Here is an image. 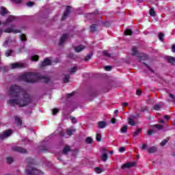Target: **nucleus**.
<instances>
[{
	"mask_svg": "<svg viewBox=\"0 0 175 175\" xmlns=\"http://www.w3.org/2000/svg\"><path fill=\"white\" fill-rule=\"evenodd\" d=\"M101 159L103 162H106V161H107V154L104 153L101 157Z\"/></svg>",
	"mask_w": 175,
	"mask_h": 175,
	"instance_id": "obj_30",
	"label": "nucleus"
},
{
	"mask_svg": "<svg viewBox=\"0 0 175 175\" xmlns=\"http://www.w3.org/2000/svg\"><path fill=\"white\" fill-rule=\"evenodd\" d=\"M103 55H105V57H111V55L110 53H109V51H104L103 52Z\"/></svg>",
	"mask_w": 175,
	"mask_h": 175,
	"instance_id": "obj_34",
	"label": "nucleus"
},
{
	"mask_svg": "<svg viewBox=\"0 0 175 175\" xmlns=\"http://www.w3.org/2000/svg\"><path fill=\"white\" fill-rule=\"evenodd\" d=\"M0 14L1 16H5V14H8V10L5 7L1 6L0 8Z\"/></svg>",
	"mask_w": 175,
	"mask_h": 175,
	"instance_id": "obj_17",
	"label": "nucleus"
},
{
	"mask_svg": "<svg viewBox=\"0 0 175 175\" xmlns=\"http://www.w3.org/2000/svg\"><path fill=\"white\" fill-rule=\"evenodd\" d=\"M155 151H157V148L154 147V146H151L148 150V152L150 154H152V152H155Z\"/></svg>",
	"mask_w": 175,
	"mask_h": 175,
	"instance_id": "obj_23",
	"label": "nucleus"
},
{
	"mask_svg": "<svg viewBox=\"0 0 175 175\" xmlns=\"http://www.w3.org/2000/svg\"><path fill=\"white\" fill-rule=\"evenodd\" d=\"M141 148L142 150H146V148H147V144H144Z\"/></svg>",
	"mask_w": 175,
	"mask_h": 175,
	"instance_id": "obj_57",
	"label": "nucleus"
},
{
	"mask_svg": "<svg viewBox=\"0 0 175 175\" xmlns=\"http://www.w3.org/2000/svg\"><path fill=\"white\" fill-rule=\"evenodd\" d=\"M58 113V109H53V111H52V114L53 115V116H55V114H57Z\"/></svg>",
	"mask_w": 175,
	"mask_h": 175,
	"instance_id": "obj_50",
	"label": "nucleus"
},
{
	"mask_svg": "<svg viewBox=\"0 0 175 175\" xmlns=\"http://www.w3.org/2000/svg\"><path fill=\"white\" fill-rule=\"evenodd\" d=\"M164 120H165L166 122L169 121V120H170V118H169V116L165 115L164 116ZM165 120H163V119H159V122L161 123V124H165V122H166Z\"/></svg>",
	"mask_w": 175,
	"mask_h": 175,
	"instance_id": "obj_21",
	"label": "nucleus"
},
{
	"mask_svg": "<svg viewBox=\"0 0 175 175\" xmlns=\"http://www.w3.org/2000/svg\"><path fill=\"white\" fill-rule=\"evenodd\" d=\"M96 139L97 142H100L102 140V135L99 133H97Z\"/></svg>",
	"mask_w": 175,
	"mask_h": 175,
	"instance_id": "obj_33",
	"label": "nucleus"
},
{
	"mask_svg": "<svg viewBox=\"0 0 175 175\" xmlns=\"http://www.w3.org/2000/svg\"><path fill=\"white\" fill-rule=\"evenodd\" d=\"M12 69H21V68H24V66L22 64L19 63H14L11 64Z\"/></svg>",
	"mask_w": 175,
	"mask_h": 175,
	"instance_id": "obj_11",
	"label": "nucleus"
},
{
	"mask_svg": "<svg viewBox=\"0 0 175 175\" xmlns=\"http://www.w3.org/2000/svg\"><path fill=\"white\" fill-rule=\"evenodd\" d=\"M161 109V105L157 104L154 105V110H159Z\"/></svg>",
	"mask_w": 175,
	"mask_h": 175,
	"instance_id": "obj_49",
	"label": "nucleus"
},
{
	"mask_svg": "<svg viewBox=\"0 0 175 175\" xmlns=\"http://www.w3.org/2000/svg\"><path fill=\"white\" fill-rule=\"evenodd\" d=\"M68 38V34H63L62 36L60 38L59 45L62 46L64 43H65V40H66Z\"/></svg>",
	"mask_w": 175,
	"mask_h": 175,
	"instance_id": "obj_12",
	"label": "nucleus"
},
{
	"mask_svg": "<svg viewBox=\"0 0 175 175\" xmlns=\"http://www.w3.org/2000/svg\"><path fill=\"white\" fill-rule=\"evenodd\" d=\"M135 163L133 162V163H126L125 164H124L123 165H122V169H129V167H133V166H135Z\"/></svg>",
	"mask_w": 175,
	"mask_h": 175,
	"instance_id": "obj_13",
	"label": "nucleus"
},
{
	"mask_svg": "<svg viewBox=\"0 0 175 175\" xmlns=\"http://www.w3.org/2000/svg\"><path fill=\"white\" fill-rule=\"evenodd\" d=\"M105 70H107V72H110V70H111V66H107L105 67Z\"/></svg>",
	"mask_w": 175,
	"mask_h": 175,
	"instance_id": "obj_48",
	"label": "nucleus"
},
{
	"mask_svg": "<svg viewBox=\"0 0 175 175\" xmlns=\"http://www.w3.org/2000/svg\"><path fill=\"white\" fill-rule=\"evenodd\" d=\"M167 142H169V138H167V139L163 140L161 143V147H163V146H165L166 144V143H167Z\"/></svg>",
	"mask_w": 175,
	"mask_h": 175,
	"instance_id": "obj_36",
	"label": "nucleus"
},
{
	"mask_svg": "<svg viewBox=\"0 0 175 175\" xmlns=\"http://www.w3.org/2000/svg\"><path fill=\"white\" fill-rule=\"evenodd\" d=\"M124 35H126V36H131V35H132V30L129 29H126L124 31Z\"/></svg>",
	"mask_w": 175,
	"mask_h": 175,
	"instance_id": "obj_25",
	"label": "nucleus"
},
{
	"mask_svg": "<svg viewBox=\"0 0 175 175\" xmlns=\"http://www.w3.org/2000/svg\"><path fill=\"white\" fill-rule=\"evenodd\" d=\"M107 126V122L105 121H100L98 123V128L100 129H104V128H106Z\"/></svg>",
	"mask_w": 175,
	"mask_h": 175,
	"instance_id": "obj_14",
	"label": "nucleus"
},
{
	"mask_svg": "<svg viewBox=\"0 0 175 175\" xmlns=\"http://www.w3.org/2000/svg\"><path fill=\"white\" fill-rule=\"evenodd\" d=\"M142 132V129H137L135 133H133V137H136V136H137V135H139V133H140Z\"/></svg>",
	"mask_w": 175,
	"mask_h": 175,
	"instance_id": "obj_31",
	"label": "nucleus"
},
{
	"mask_svg": "<svg viewBox=\"0 0 175 175\" xmlns=\"http://www.w3.org/2000/svg\"><path fill=\"white\" fill-rule=\"evenodd\" d=\"M15 122L18 126L23 125V120H21V118L18 116H15Z\"/></svg>",
	"mask_w": 175,
	"mask_h": 175,
	"instance_id": "obj_18",
	"label": "nucleus"
},
{
	"mask_svg": "<svg viewBox=\"0 0 175 175\" xmlns=\"http://www.w3.org/2000/svg\"><path fill=\"white\" fill-rule=\"evenodd\" d=\"M14 27H16L14 25H12L11 27L4 29V32L6 33H21V30L14 29Z\"/></svg>",
	"mask_w": 175,
	"mask_h": 175,
	"instance_id": "obj_5",
	"label": "nucleus"
},
{
	"mask_svg": "<svg viewBox=\"0 0 175 175\" xmlns=\"http://www.w3.org/2000/svg\"><path fill=\"white\" fill-rule=\"evenodd\" d=\"M127 131H128V126L126 125L124 126L120 129V132H122V133H126Z\"/></svg>",
	"mask_w": 175,
	"mask_h": 175,
	"instance_id": "obj_24",
	"label": "nucleus"
},
{
	"mask_svg": "<svg viewBox=\"0 0 175 175\" xmlns=\"http://www.w3.org/2000/svg\"><path fill=\"white\" fill-rule=\"evenodd\" d=\"M70 151V148L68 146H66L63 149V154H68Z\"/></svg>",
	"mask_w": 175,
	"mask_h": 175,
	"instance_id": "obj_22",
	"label": "nucleus"
},
{
	"mask_svg": "<svg viewBox=\"0 0 175 175\" xmlns=\"http://www.w3.org/2000/svg\"><path fill=\"white\" fill-rule=\"evenodd\" d=\"M124 151H125V148L124 147H120L119 148V152H124Z\"/></svg>",
	"mask_w": 175,
	"mask_h": 175,
	"instance_id": "obj_52",
	"label": "nucleus"
},
{
	"mask_svg": "<svg viewBox=\"0 0 175 175\" xmlns=\"http://www.w3.org/2000/svg\"><path fill=\"white\" fill-rule=\"evenodd\" d=\"M114 114H116V116H117V114H118V110H116V111H114Z\"/></svg>",
	"mask_w": 175,
	"mask_h": 175,
	"instance_id": "obj_63",
	"label": "nucleus"
},
{
	"mask_svg": "<svg viewBox=\"0 0 175 175\" xmlns=\"http://www.w3.org/2000/svg\"><path fill=\"white\" fill-rule=\"evenodd\" d=\"M135 121L136 117L135 116H131L129 118L128 122L129 125H131V126H135V125H136Z\"/></svg>",
	"mask_w": 175,
	"mask_h": 175,
	"instance_id": "obj_9",
	"label": "nucleus"
},
{
	"mask_svg": "<svg viewBox=\"0 0 175 175\" xmlns=\"http://www.w3.org/2000/svg\"><path fill=\"white\" fill-rule=\"evenodd\" d=\"M31 61H32L33 62H38V61H39V55H31Z\"/></svg>",
	"mask_w": 175,
	"mask_h": 175,
	"instance_id": "obj_20",
	"label": "nucleus"
},
{
	"mask_svg": "<svg viewBox=\"0 0 175 175\" xmlns=\"http://www.w3.org/2000/svg\"><path fill=\"white\" fill-rule=\"evenodd\" d=\"M69 79H70L69 75H65L64 78L63 79L64 83H69Z\"/></svg>",
	"mask_w": 175,
	"mask_h": 175,
	"instance_id": "obj_27",
	"label": "nucleus"
},
{
	"mask_svg": "<svg viewBox=\"0 0 175 175\" xmlns=\"http://www.w3.org/2000/svg\"><path fill=\"white\" fill-rule=\"evenodd\" d=\"M20 39L21 40H22V42H27V36H25V34H21Z\"/></svg>",
	"mask_w": 175,
	"mask_h": 175,
	"instance_id": "obj_26",
	"label": "nucleus"
},
{
	"mask_svg": "<svg viewBox=\"0 0 175 175\" xmlns=\"http://www.w3.org/2000/svg\"><path fill=\"white\" fill-rule=\"evenodd\" d=\"M42 66H44V60L42 62Z\"/></svg>",
	"mask_w": 175,
	"mask_h": 175,
	"instance_id": "obj_64",
	"label": "nucleus"
},
{
	"mask_svg": "<svg viewBox=\"0 0 175 175\" xmlns=\"http://www.w3.org/2000/svg\"><path fill=\"white\" fill-rule=\"evenodd\" d=\"M137 95H138V96L142 95V91L137 90Z\"/></svg>",
	"mask_w": 175,
	"mask_h": 175,
	"instance_id": "obj_59",
	"label": "nucleus"
},
{
	"mask_svg": "<svg viewBox=\"0 0 175 175\" xmlns=\"http://www.w3.org/2000/svg\"><path fill=\"white\" fill-rule=\"evenodd\" d=\"M59 135L60 136H62L63 137H68V135H65L64 133V131H60V132L59 133Z\"/></svg>",
	"mask_w": 175,
	"mask_h": 175,
	"instance_id": "obj_47",
	"label": "nucleus"
},
{
	"mask_svg": "<svg viewBox=\"0 0 175 175\" xmlns=\"http://www.w3.org/2000/svg\"><path fill=\"white\" fill-rule=\"evenodd\" d=\"M86 143L88 144H91L92 143V138H91V137H88L86 138Z\"/></svg>",
	"mask_w": 175,
	"mask_h": 175,
	"instance_id": "obj_39",
	"label": "nucleus"
},
{
	"mask_svg": "<svg viewBox=\"0 0 175 175\" xmlns=\"http://www.w3.org/2000/svg\"><path fill=\"white\" fill-rule=\"evenodd\" d=\"M13 53V51L12 50H8L5 52V56L6 57H10V55H12V53Z\"/></svg>",
	"mask_w": 175,
	"mask_h": 175,
	"instance_id": "obj_41",
	"label": "nucleus"
},
{
	"mask_svg": "<svg viewBox=\"0 0 175 175\" xmlns=\"http://www.w3.org/2000/svg\"><path fill=\"white\" fill-rule=\"evenodd\" d=\"M10 94L12 96L18 98L16 99H10L8 100V105H10V106L17 105L20 107H25V106H28V105L32 103V96L17 85H11L10 88ZM21 96V97L18 98V96Z\"/></svg>",
	"mask_w": 175,
	"mask_h": 175,
	"instance_id": "obj_1",
	"label": "nucleus"
},
{
	"mask_svg": "<svg viewBox=\"0 0 175 175\" xmlns=\"http://www.w3.org/2000/svg\"><path fill=\"white\" fill-rule=\"evenodd\" d=\"M70 120H71V122H72V124H76V122H77V120H76V118L75 117H70Z\"/></svg>",
	"mask_w": 175,
	"mask_h": 175,
	"instance_id": "obj_44",
	"label": "nucleus"
},
{
	"mask_svg": "<svg viewBox=\"0 0 175 175\" xmlns=\"http://www.w3.org/2000/svg\"><path fill=\"white\" fill-rule=\"evenodd\" d=\"M94 172H96V173H98V174H100V173H102V169L99 167H96L94 169Z\"/></svg>",
	"mask_w": 175,
	"mask_h": 175,
	"instance_id": "obj_42",
	"label": "nucleus"
},
{
	"mask_svg": "<svg viewBox=\"0 0 175 175\" xmlns=\"http://www.w3.org/2000/svg\"><path fill=\"white\" fill-rule=\"evenodd\" d=\"M150 16H152V17H154V16H155V11H154L153 8H151L150 10Z\"/></svg>",
	"mask_w": 175,
	"mask_h": 175,
	"instance_id": "obj_43",
	"label": "nucleus"
},
{
	"mask_svg": "<svg viewBox=\"0 0 175 175\" xmlns=\"http://www.w3.org/2000/svg\"><path fill=\"white\" fill-rule=\"evenodd\" d=\"M44 65H51V59L50 58H46L44 59Z\"/></svg>",
	"mask_w": 175,
	"mask_h": 175,
	"instance_id": "obj_28",
	"label": "nucleus"
},
{
	"mask_svg": "<svg viewBox=\"0 0 175 175\" xmlns=\"http://www.w3.org/2000/svg\"><path fill=\"white\" fill-rule=\"evenodd\" d=\"M111 124H116V122H117V120H116V118H113L111 120Z\"/></svg>",
	"mask_w": 175,
	"mask_h": 175,
	"instance_id": "obj_55",
	"label": "nucleus"
},
{
	"mask_svg": "<svg viewBox=\"0 0 175 175\" xmlns=\"http://www.w3.org/2000/svg\"><path fill=\"white\" fill-rule=\"evenodd\" d=\"M153 126H154V128H156L157 129H162V125H161V124H155Z\"/></svg>",
	"mask_w": 175,
	"mask_h": 175,
	"instance_id": "obj_45",
	"label": "nucleus"
},
{
	"mask_svg": "<svg viewBox=\"0 0 175 175\" xmlns=\"http://www.w3.org/2000/svg\"><path fill=\"white\" fill-rule=\"evenodd\" d=\"M7 163H13V159L10 157L6 158Z\"/></svg>",
	"mask_w": 175,
	"mask_h": 175,
	"instance_id": "obj_38",
	"label": "nucleus"
},
{
	"mask_svg": "<svg viewBox=\"0 0 175 175\" xmlns=\"http://www.w3.org/2000/svg\"><path fill=\"white\" fill-rule=\"evenodd\" d=\"M69 13H70V6H67L62 18V21H64V20H66V18L69 16Z\"/></svg>",
	"mask_w": 175,
	"mask_h": 175,
	"instance_id": "obj_10",
	"label": "nucleus"
},
{
	"mask_svg": "<svg viewBox=\"0 0 175 175\" xmlns=\"http://www.w3.org/2000/svg\"><path fill=\"white\" fill-rule=\"evenodd\" d=\"M34 4L35 3H33V1H29L27 3V5L29 6V8H31V6Z\"/></svg>",
	"mask_w": 175,
	"mask_h": 175,
	"instance_id": "obj_46",
	"label": "nucleus"
},
{
	"mask_svg": "<svg viewBox=\"0 0 175 175\" xmlns=\"http://www.w3.org/2000/svg\"><path fill=\"white\" fill-rule=\"evenodd\" d=\"M25 162L27 166L25 169L27 175H43V172L33 166L36 165L35 159L28 157L26 159Z\"/></svg>",
	"mask_w": 175,
	"mask_h": 175,
	"instance_id": "obj_3",
	"label": "nucleus"
},
{
	"mask_svg": "<svg viewBox=\"0 0 175 175\" xmlns=\"http://www.w3.org/2000/svg\"><path fill=\"white\" fill-rule=\"evenodd\" d=\"M172 53H175V44L172 45Z\"/></svg>",
	"mask_w": 175,
	"mask_h": 175,
	"instance_id": "obj_60",
	"label": "nucleus"
},
{
	"mask_svg": "<svg viewBox=\"0 0 175 175\" xmlns=\"http://www.w3.org/2000/svg\"><path fill=\"white\" fill-rule=\"evenodd\" d=\"M12 151H16V152H21V154H26L27 149H24L21 147L14 146L12 148Z\"/></svg>",
	"mask_w": 175,
	"mask_h": 175,
	"instance_id": "obj_7",
	"label": "nucleus"
},
{
	"mask_svg": "<svg viewBox=\"0 0 175 175\" xmlns=\"http://www.w3.org/2000/svg\"><path fill=\"white\" fill-rule=\"evenodd\" d=\"M169 96H170V101L175 103L174 94H170Z\"/></svg>",
	"mask_w": 175,
	"mask_h": 175,
	"instance_id": "obj_32",
	"label": "nucleus"
},
{
	"mask_svg": "<svg viewBox=\"0 0 175 175\" xmlns=\"http://www.w3.org/2000/svg\"><path fill=\"white\" fill-rule=\"evenodd\" d=\"M50 81V78H47V77H44V83H49Z\"/></svg>",
	"mask_w": 175,
	"mask_h": 175,
	"instance_id": "obj_56",
	"label": "nucleus"
},
{
	"mask_svg": "<svg viewBox=\"0 0 175 175\" xmlns=\"http://www.w3.org/2000/svg\"><path fill=\"white\" fill-rule=\"evenodd\" d=\"M167 61L172 64V65H175V58L173 57L168 56L167 57Z\"/></svg>",
	"mask_w": 175,
	"mask_h": 175,
	"instance_id": "obj_19",
	"label": "nucleus"
},
{
	"mask_svg": "<svg viewBox=\"0 0 175 175\" xmlns=\"http://www.w3.org/2000/svg\"><path fill=\"white\" fill-rule=\"evenodd\" d=\"M144 65H145V66H146V68H148V69H149V70H150V72H153L152 69H151V68L150 67V66H148L147 64L144 63Z\"/></svg>",
	"mask_w": 175,
	"mask_h": 175,
	"instance_id": "obj_54",
	"label": "nucleus"
},
{
	"mask_svg": "<svg viewBox=\"0 0 175 175\" xmlns=\"http://www.w3.org/2000/svg\"><path fill=\"white\" fill-rule=\"evenodd\" d=\"M126 106H128V103H122V107H126Z\"/></svg>",
	"mask_w": 175,
	"mask_h": 175,
	"instance_id": "obj_61",
	"label": "nucleus"
},
{
	"mask_svg": "<svg viewBox=\"0 0 175 175\" xmlns=\"http://www.w3.org/2000/svg\"><path fill=\"white\" fill-rule=\"evenodd\" d=\"M75 95V92L67 94V98H72Z\"/></svg>",
	"mask_w": 175,
	"mask_h": 175,
	"instance_id": "obj_51",
	"label": "nucleus"
},
{
	"mask_svg": "<svg viewBox=\"0 0 175 175\" xmlns=\"http://www.w3.org/2000/svg\"><path fill=\"white\" fill-rule=\"evenodd\" d=\"M15 20H17V17L10 15L8 16L7 20L3 23V25H8L10 23H12V21H14Z\"/></svg>",
	"mask_w": 175,
	"mask_h": 175,
	"instance_id": "obj_8",
	"label": "nucleus"
},
{
	"mask_svg": "<svg viewBox=\"0 0 175 175\" xmlns=\"http://www.w3.org/2000/svg\"><path fill=\"white\" fill-rule=\"evenodd\" d=\"M84 49H85V46H82V45H79V46L75 47V50L76 53H80L81 51H83V50H84Z\"/></svg>",
	"mask_w": 175,
	"mask_h": 175,
	"instance_id": "obj_16",
	"label": "nucleus"
},
{
	"mask_svg": "<svg viewBox=\"0 0 175 175\" xmlns=\"http://www.w3.org/2000/svg\"><path fill=\"white\" fill-rule=\"evenodd\" d=\"M132 53L133 55H135L136 57H139V60L140 62H142V61H146V59H148V55L144 53H139V52L137 51V48H136L135 46L133 47Z\"/></svg>",
	"mask_w": 175,
	"mask_h": 175,
	"instance_id": "obj_4",
	"label": "nucleus"
},
{
	"mask_svg": "<svg viewBox=\"0 0 175 175\" xmlns=\"http://www.w3.org/2000/svg\"><path fill=\"white\" fill-rule=\"evenodd\" d=\"M152 133H154V130H148V135H152Z\"/></svg>",
	"mask_w": 175,
	"mask_h": 175,
	"instance_id": "obj_53",
	"label": "nucleus"
},
{
	"mask_svg": "<svg viewBox=\"0 0 175 175\" xmlns=\"http://www.w3.org/2000/svg\"><path fill=\"white\" fill-rule=\"evenodd\" d=\"M69 58H73V53H70L68 55Z\"/></svg>",
	"mask_w": 175,
	"mask_h": 175,
	"instance_id": "obj_62",
	"label": "nucleus"
},
{
	"mask_svg": "<svg viewBox=\"0 0 175 175\" xmlns=\"http://www.w3.org/2000/svg\"><path fill=\"white\" fill-rule=\"evenodd\" d=\"M163 38H165V35L162 33H160L159 34V39L161 40V42H163Z\"/></svg>",
	"mask_w": 175,
	"mask_h": 175,
	"instance_id": "obj_37",
	"label": "nucleus"
},
{
	"mask_svg": "<svg viewBox=\"0 0 175 175\" xmlns=\"http://www.w3.org/2000/svg\"><path fill=\"white\" fill-rule=\"evenodd\" d=\"M76 132V129H75L73 127L69 128L67 129V136H72L73 133Z\"/></svg>",
	"mask_w": 175,
	"mask_h": 175,
	"instance_id": "obj_15",
	"label": "nucleus"
},
{
	"mask_svg": "<svg viewBox=\"0 0 175 175\" xmlns=\"http://www.w3.org/2000/svg\"><path fill=\"white\" fill-rule=\"evenodd\" d=\"M42 79H44V75H42L40 72H27L19 76V80H23V81L30 83L31 84H33V83H36V80H40Z\"/></svg>",
	"mask_w": 175,
	"mask_h": 175,
	"instance_id": "obj_2",
	"label": "nucleus"
},
{
	"mask_svg": "<svg viewBox=\"0 0 175 175\" xmlns=\"http://www.w3.org/2000/svg\"><path fill=\"white\" fill-rule=\"evenodd\" d=\"M90 58H92V53H90L87 56H85L84 60L85 61H90Z\"/></svg>",
	"mask_w": 175,
	"mask_h": 175,
	"instance_id": "obj_35",
	"label": "nucleus"
},
{
	"mask_svg": "<svg viewBox=\"0 0 175 175\" xmlns=\"http://www.w3.org/2000/svg\"><path fill=\"white\" fill-rule=\"evenodd\" d=\"M97 29L96 25H92L90 26V31L91 32H95Z\"/></svg>",
	"mask_w": 175,
	"mask_h": 175,
	"instance_id": "obj_29",
	"label": "nucleus"
},
{
	"mask_svg": "<svg viewBox=\"0 0 175 175\" xmlns=\"http://www.w3.org/2000/svg\"><path fill=\"white\" fill-rule=\"evenodd\" d=\"M23 0H14V2H15V3L18 4V3H21Z\"/></svg>",
	"mask_w": 175,
	"mask_h": 175,
	"instance_id": "obj_58",
	"label": "nucleus"
},
{
	"mask_svg": "<svg viewBox=\"0 0 175 175\" xmlns=\"http://www.w3.org/2000/svg\"><path fill=\"white\" fill-rule=\"evenodd\" d=\"M76 70H77V67H73L69 70V73H70L72 75V74L75 73L76 72Z\"/></svg>",
	"mask_w": 175,
	"mask_h": 175,
	"instance_id": "obj_40",
	"label": "nucleus"
},
{
	"mask_svg": "<svg viewBox=\"0 0 175 175\" xmlns=\"http://www.w3.org/2000/svg\"><path fill=\"white\" fill-rule=\"evenodd\" d=\"M12 133V131L10 129L5 131L3 133L0 135V142L1 140H3V139H6V137H9V136H10Z\"/></svg>",
	"mask_w": 175,
	"mask_h": 175,
	"instance_id": "obj_6",
	"label": "nucleus"
}]
</instances>
